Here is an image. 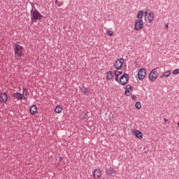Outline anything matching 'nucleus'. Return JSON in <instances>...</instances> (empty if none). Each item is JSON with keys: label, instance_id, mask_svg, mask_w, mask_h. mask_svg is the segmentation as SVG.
<instances>
[{"label": "nucleus", "instance_id": "20", "mask_svg": "<svg viewBox=\"0 0 179 179\" xmlns=\"http://www.w3.org/2000/svg\"><path fill=\"white\" fill-rule=\"evenodd\" d=\"M81 92L83 93V94H85V96H88L87 93H89V91L87 90V88L85 86H82Z\"/></svg>", "mask_w": 179, "mask_h": 179}, {"label": "nucleus", "instance_id": "29", "mask_svg": "<svg viewBox=\"0 0 179 179\" xmlns=\"http://www.w3.org/2000/svg\"><path fill=\"white\" fill-rule=\"evenodd\" d=\"M35 10H37V8H36V6H32L30 13L31 12H34Z\"/></svg>", "mask_w": 179, "mask_h": 179}, {"label": "nucleus", "instance_id": "33", "mask_svg": "<svg viewBox=\"0 0 179 179\" xmlns=\"http://www.w3.org/2000/svg\"><path fill=\"white\" fill-rule=\"evenodd\" d=\"M62 160H64V158H62V157H59V162H62Z\"/></svg>", "mask_w": 179, "mask_h": 179}, {"label": "nucleus", "instance_id": "9", "mask_svg": "<svg viewBox=\"0 0 179 179\" xmlns=\"http://www.w3.org/2000/svg\"><path fill=\"white\" fill-rule=\"evenodd\" d=\"M131 132L134 135V136H136V138H138V139H142V138H143V134H142V131L136 129H134Z\"/></svg>", "mask_w": 179, "mask_h": 179}, {"label": "nucleus", "instance_id": "5", "mask_svg": "<svg viewBox=\"0 0 179 179\" xmlns=\"http://www.w3.org/2000/svg\"><path fill=\"white\" fill-rule=\"evenodd\" d=\"M135 30L139 31V30H142L143 29V20H136L134 25Z\"/></svg>", "mask_w": 179, "mask_h": 179}, {"label": "nucleus", "instance_id": "13", "mask_svg": "<svg viewBox=\"0 0 179 179\" xmlns=\"http://www.w3.org/2000/svg\"><path fill=\"white\" fill-rule=\"evenodd\" d=\"M29 113L31 115H36L38 111L37 110V106L32 105L30 108Z\"/></svg>", "mask_w": 179, "mask_h": 179}, {"label": "nucleus", "instance_id": "35", "mask_svg": "<svg viewBox=\"0 0 179 179\" xmlns=\"http://www.w3.org/2000/svg\"><path fill=\"white\" fill-rule=\"evenodd\" d=\"M165 29H169V24H166L165 25Z\"/></svg>", "mask_w": 179, "mask_h": 179}, {"label": "nucleus", "instance_id": "22", "mask_svg": "<svg viewBox=\"0 0 179 179\" xmlns=\"http://www.w3.org/2000/svg\"><path fill=\"white\" fill-rule=\"evenodd\" d=\"M135 108H137V110H141V108H142V105L141 104V102H136L135 103Z\"/></svg>", "mask_w": 179, "mask_h": 179}, {"label": "nucleus", "instance_id": "16", "mask_svg": "<svg viewBox=\"0 0 179 179\" xmlns=\"http://www.w3.org/2000/svg\"><path fill=\"white\" fill-rule=\"evenodd\" d=\"M62 110H64V108H62L61 106L57 105L55 108V113L57 114H61V113H62Z\"/></svg>", "mask_w": 179, "mask_h": 179}, {"label": "nucleus", "instance_id": "6", "mask_svg": "<svg viewBox=\"0 0 179 179\" xmlns=\"http://www.w3.org/2000/svg\"><path fill=\"white\" fill-rule=\"evenodd\" d=\"M145 76H146V69L145 68L140 69L138 72V78L139 79V80H143Z\"/></svg>", "mask_w": 179, "mask_h": 179}, {"label": "nucleus", "instance_id": "19", "mask_svg": "<svg viewBox=\"0 0 179 179\" xmlns=\"http://www.w3.org/2000/svg\"><path fill=\"white\" fill-rule=\"evenodd\" d=\"M148 16V22L149 23H152L155 19V14H153V13H149Z\"/></svg>", "mask_w": 179, "mask_h": 179}, {"label": "nucleus", "instance_id": "34", "mask_svg": "<svg viewBox=\"0 0 179 179\" xmlns=\"http://www.w3.org/2000/svg\"><path fill=\"white\" fill-rule=\"evenodd\" d=\"M164 122H167V121H169V120L166 119V117L164 118Z\"/></svg>", "mask_w": 179, "mask_h": 179}, {"label": "nucleus", "instance_id": "10", "mask_svg": "<svg viewBox=\"0 0 179 179\" xmlns=\"http://www.w3.org/2000/svg\"><path fill=\"white\" fill-rule=\"evenodd\" d=\"M8 101V94L5 92L0 93V103L1 104H5Z\"/></svg>", "mask_w": 179, "mask_h": 179}, {"label": "nucleus", "instance_id": "15", "mask_svg": "<svg viewBox=\"0 0 179 179\" xmlns=\"http://www.w3.org/2000/svg\"><path fill=\"white\" fill-rule=\"evenodd\" d=\"M13 97L17 99V100H22L23 99V95L20 94V92L14 93Z\"/></svg>", "mask_w": 179, "mask_h": 179}, {"label": "nucleus", "instance_id": "28", "mask_svg": "<svg viewBox=\"0 0 179 179\" xmlns=\"http://www.w3.org/2000/svg\"><path fill=\"white\" fill-rule=\"evenodd\" d=\"M108 36H110L111 37L112 36H114V32H113V31L110 30L108 31Z\"/></svg>", "mask_w": 179, "mask_h": 179}, {"label": "nucleus", "instance_id": "18", "mask_svg": "<svg viewBox=\"0 0 179 179\" xmlns=\"http://www.w3.org/2000/svg\"><path fill=\"white\" fill-rule=\"evenodd\" d=\"M171 75V71L170 70L167 71L166 72L164 73L162 75L160 76L161 79H163V78H169Z\"/></svg>", "mask_w": 179, "mask_h": 179}, {"label": "nucleus", "instance_id": "23", "mask_svg": "<svg viewBox=\"0 0 179 179\" xmlns=\"http://www.w3.org/2000/svg\"><path fill=\"white\" fill-rule=\"evenodd\" d=\"M129 93H130V91L128 89V87H126L125 91H124L125 96H129Z\"/></svg>", "mask_w": 179, "mask_h": 179}, {"label": "nucleus", "instance_id": "27", "mask_svg": "<svg viewBox=\"0 0 179 179\" xmlns=\"http://www.w3.org/2000/svg\"><path fill=\"white\" fill-rule=\"evenodd\" d=\"M173 75H178V73H179V69H175L173 71Z\"/></svg>", "mask_w": 179, "mask_h": 179}, {"label": "nucleus", "instance_id": "1", "mask_svg": "<svg viewBox=\"0 0 179 179\" xmlns=\"http://www.w3.org/2000/svg\"><path fill=\"white\" fill-rule=\"evenodd\" d=\"M23 50H24L23 46L17 43H15L14 45V55L15 59H17V61H19V59L22 58V56L23 55Z\"/></svg>", "mask_w": 179, "mask_h": 179}, {"label": "nucleus", "instance_id": "26", "mask_svg": "<svg viewBox=\"0 0 179 179\" xmlns=\"http://www.w3.org/2000/svg\"><path fill=\"white\" fill-rule=\"evenodd\" d=\"M83 115L81 116V119L82 120H86L87 117V114L86 113H82Z\"/></svg>", "mask_w": 179, "mask_h": 179}, {"label": "nucleus", "instance_id": "7", "mask_svg": "<svg viewBox=\"0 0 179 179\" xmlns=\"http://www.w3.org/2000/svg\"><path fill=\"white\" fill-rule=\"evenodd\" d=\"M122 65H124V58L122 57L117 59L114 64L115 67L117 70L121 69V68H122Z\"/></svg>", "mask_w": 179, "mask_h": 179}, {"label": "nucleus", "instance_id": "25", "mask_svg": "<svg viewBox=\"0 0 179 179\" xmlns=\"http://www.w3.org/2000/svg\"><path fill=\"white\" fill-rule=\"evenodd\" d=\"M55 3H56V5H57V6H62V5H63V3H62V2H58V0H55Z\"/></svg>", "mask_w": 179, "mask_h": 179}, {"label": "nucleus", "instance_id": "32", "mask_svg": "<svg viewBox=\"0 0 179 179\" xmlns=\"http://www.w3.org/2000/svg\"><path fill=\"white\" fill-rule=\"evenodd\" d=\"M149 13V10L145 9V11L144 13L145 16H148V14Z\"/></svg>", "mask_w": 179, "mask_h": 179}, {"label": "nucleus", "instance_id": "21", "mask_svg": "<svg viewBox=\"0 0 179 179\" xmlns=\"http://www.w3.org/2000/svg\"><path fill=\"white\" fill-rule=\"evenodd\" d=\"M143 13H145V12L143 10L138 11V13L137 14V17L138 20H141V19H142V17H143Z\"/></svg>", "mask_w": 179, "mask_h": 179}, {"label": "nucleus", "instance_id": "17", "mask_svg": "<svg viewBox=\"0 0 179 179\" xmlns=\"http://www.w3.org/2000/svg\"><path fill=\"white\" fill-rule=\"evenodd\" d=\"M22 97L24 99V100H27V94H29V91H27V89H26L25 87H23L22 89Z\"/></svg>", "mask_w": 179, "mask_h": 179}, {"label": "nucleus", "instance_id": "3", "mask_svg": "<svg viewBox=\"0 0 179 179\" xmlns=\"http://www.w3.org/2000/svg\"><path fill=\"white\" fill-rule=\"evenodd\" d=\"M128 82H129V75L124 73L122 75V76H120L118 83L119 85H122V86H125L128 85Z\"/></svg>", "mask_w": 179, "mask_h": 179}, {"label": "nucleus", "instance_id": "2", "mask_svg": "<svg viewBox=\"0 0 179 179\" xmlns=\"http://www.w3.org/2000/svg\"><path fill=\"white\" fill-rule=\"evenodd\" d=\"M43 19H44V16L41 15L38 10L31 12V20L32 24L36 23L37 20H43Z\"/></svg>", "mask_w": 179, "mask_h": 179}, {"label": "nucleus", "instance_id": "4", "mask_svg": "<svg viewBox=\"0 0 179 179\" xmlns=\"http://www.w3.org/2000/svg\"><path fill=\"white\" fill-rule=\"evenodd\" d=\"M156 79H157V68L152 69L150 71V76H149V80L151 82H155V80H156Z\"/></svg>", "mask_w": 179, "mask_h": 179}, {"label": "nucleus", "instance_id": "30", "mask_svg": "<svg viewBox=\"0 0 179 179\" xmlns=\"http://www.w3.org/2000/svg\"><path fill=\"white\" fill-rule=\"evenodd\" d=\"M126 87H128V89H129V90H132V89H134V87H132L131 85H127Z\"/></svg>", "mask_w": 179, "mask_h": 179}, {"label": "nucleus", "instance_id": "8", "mask_svg": "<svg viewBox=\"0 0 179 179\" xmlns=\"http://www.w3.org/2000/svg\"><path fill=\"white\" fill-rule=\"evenodd\" d=\"M105 173L107 177H115V170L113 167L106 169Z\"/></svg>", "mask_w": 179, "mask_h": 179}, {"label": "nucleus", "instance_id": "24", "mask_svg": "<svg viewBox=\"0 0 179 179\" xmlns=\"http://www.w3.org/2000/svg\"><path fill=\"white\" fill-rule=\"evenodd\" d=\"M131 100H133V101H136V100H138V98L136 97V96L131 94Z\"/></svg>", "mask_w": 179, "mask_h": 179}, {"label": "nucleus", "instance_id": "11", "mask_svg": "<svg viewBox=\"0 0 179 179\" xmlns=\"http://www.w3.org/2000/svg\"><path fill=\"white\" fill-rule=\"evenodd\" d=\"M92 176H93L94 178H95V179L101 178V171H100V169H95L92 172Z\"/></svg>", "mask_w": 179, "mask_h": 179}, {"label": "nucleus", "instance_id": "12", "mask_svg": "<svg viewBox=\"0 0 179 179\" xmlns=\"http://www.w3.org/2000/svg\"><path fill=\"white\" fill-rule=\"evenodd\" d=\"M114 76H115V72L113 73V71H110L106 73V80H112V79H114Z\"/></svg>", "mask_w": 179, "mask_h": 179}, {"label": "nucleus", "instance_id": "14", "mask_svg": "<svg viewBox=\"0 0 179 179\" xmlns=\"http://www.w3.org/2000/svg\"><path fill=\"white\" fill-rule=\"evenodd\" d=\"M114 72H115V80L116 82H120V79L118 78H120V75H122L123 72L122 71H118L117 70H115Z\"/></svg>", "mask_w": 179, "mask_h": 179}, {"label": "nucleus", "instance_id": "31", "mask_svg": "<svg viewBox=\"0 0 179 179\" xmlns=\"http://www.w3.org/2000/svg\"><path fill=\"white\" fill-rule=\"evenodd\" d=\"M31 6H34V5H37V6H38V3H32V2H29Z\"/></svg>", "mask_w": 179, "mask_h": 179}]
</instances>
